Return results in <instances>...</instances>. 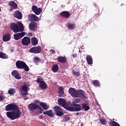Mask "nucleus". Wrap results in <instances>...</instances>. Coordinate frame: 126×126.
<instances>
[{
	"label": "nucleus",
	"instance_id": "8",
	"mask_svg": "<svg viewBox=\"0 0 126 126\" xmlns=\"http://www.w3.org/2000/svg\"><path fill=\"white\" fill-rule=\"evenodd\" d=\"M54 112L57 116H59V117H62V116L63 115V110L61 109L60 106H55Z\"/></svg>",
	"mask_w": 126,
	"mask_h": 126
},
{
	"label": "nucleus",
	"instance_id": "17",
	"mask_svg": "<svg viewBox=\"0 0 126 126\" xmlns=\"http://www.w3.org/2000/svg\"><path fill=\"white\" fill-rule=\"evenodd\" d=\"M77 98H78V97H80V98H84L85 97L84 92L81 90L77 91Z\"/></svg>",
	"mask_w": 126,
	"mask_h": 126
},
{
	"label": "nucleus",
	"instance_id": "40",
	"mask_svg": "<svg viewBox=\"0 0 126 126\" xmlns=\"http://www.w3.org/2000/svg\"><path fill=\"white\" fill-rule=\"evenodd\" d=\"M36 81L38 83H41V82H44V81H43V80L40 78H37Z\"/></svg>",
	"mask_w": 126,
	"mask_h": 126
},
{
	"label": "nucleus",
	"instance_id": "36",
	"mask_svg": "<svg viewBox=\"0 0 126 126\" xmlns=\"http://www.w3.org/2000/svg\"><path fill=\"white\" fill-rule=\"evenodd\" d=\"M74 27H75V25H74V24L69 23L68 24L67 28L68 29H74Z\"/></svg>",
	"mask_w": 126,
	"mask_h": 126
},
{
	"label": "nucleus",
	"instance_id": "26",
	"mask_svg": "<svg viewBox=\"0 0 126 126\" xmlns=\"http://www.w3.org/2000/svg\"><path fill=\"white\" fill-rule=\"evenodd\" d=\"M39 86L41 88V89H46L47 87H48L47 84H46L44 81L39 83Z\"/></svg>",
	"mask_w": 126,
	"mask_h": 126
},
{
	"label": "nucleus",
	"instance_id": "39",
	"mask_svg": "<svg viewBox=\"0 0 126 126\" xmlns=\"http://www.w3.org/2000/svg\"><path fill=\"white\" fill-rule=\"evenodd\" d=\"M33 62L34 63H39V62H40V58H39V57H34Z\"/></svg>",
	"mask_w": 126,
	"mask_h": 126
},
{
	"label": "nucleus",
	"instance_id": "35",
	"mask_svg": "<svg viewBox=\"0 0 126 126\" xmlns=\"http://www.w3.org/2000/svg\"><path fill=\"white\" fill-rule=\"evenodd\" d=\"M59 96H62L63 94V88L62 87H60L59 88Z\"/></svg>",
	"mask_w": 126,
	"mask_h": 126
},
{
	"label": "nucleus",
	"instance_id": "29",
	"mask_svg": "<svg viewBox=\"0 0 126 126\" xmlns=\"http://www.w3.org/2000/svg\"><path fill=\"white\" fill-rule=\"evenodd\" d=\"M58 62H60V63H64L66 62V60H65V58L62 56L58 58Z\"/></svg>",
	"mask_w": 126,
	"mask_h": 126
},
{
	"label": "nucleus",
	"instance_id": "1",
	"mask_svg": "<svg viewBox=\"0 0 126 126\" xmlns=\"http://www.w3.org/2000/svg\"><path fill=\"white\" fill-rule=\"evenodd\" d=\"M5 110L8 111L6 113V116L12 121L16 120V119H19L21 117V112L19 110V107L13 103L7 105L5 107Z\"/></svg>",
	"mask_w": 126,
	"mask_h": 126
},
{
	"label": "nucleus",
	"instance_id": "2",
	"mask_svg": "<svg viewBox=\"0 0 126 126\" xmlns=\"http://www.w3.org/2000/svg\"><path fill=\"white\" fill-rule=\"evenodd\" d=\"M81 100L80 98L73 99L72 104L74 107L70 106L66 107L67 111H70V112H79V111H81V104H77V103H79Z\"/></svg>",
	"mask_w": 126,
	"mask_h": 126
},
{
	"label": "nucleus",
	"instance_id": "20",
	"mask_svg": "<svg viewBox=\"0 0 126 126\" xmlns=\"http://www.w3.org/2000/svg\"><path fill=\"white\" fill-rule=\"evenodd\" d=\"M43 114L44 115H46V116H48L49 117H51V118H52V117H54V116H55L52 110H50L47 111H44Z\"/></svg>",
	"mask_w": 126,
	"mask_h": 126
},
{
	"label": "nucleus",
	"instance_id": "37",
	"mask_svg": "<svg viewBox=\"0 0 126 126\" xmlns=\"http://www.w3.org/2000/svg\"><path fill=\"white\" fill-rule=\"evenodd\" d=\"M99 122L101 123V125H106L107 124V121H106V119H100Z\"/></svg>",
	"mask_w": 126,
	"mask_h": 126
},
{
	"label": "nucleus",
	"instance_id": "12",
	"mask_svg": "<svg viewBox=\"0 0 126 126\" xmlns=\"http://www.w3.org/2000/svg\"><path fill=\"white\" fill-rule=\"evenodd\" d=\"M24 36H25V32H24L15 33L13 35L14 39L16 40V41L19 40L20 38H22V37H24Z\"/></svg>",
	"mask_w": 126,
	"mask_h": 126
},
{
	"label": "nucleus",
	"instance_id": "23",
	"mask_svg": "<svg viewBox=\"0 0 126 126\" xmlns=\"http://www.w3.org/2000/svg\"><path fill=\"white\" fill-rule=\"evenodd\" d=\"M60 15H61V16H63L65 18H68V17H69L70 15V14L69 13V12L67 11H64L61 13Z\"/></svg>",
	"mask_w": 126,
	"mask_h": 126
},
{
	"label": "nucleus",
	"instance_id": "16",
	"mask_svg": "<svg viewBox=\"0 0 126 126\" xmlns=\"http://www.w3.org/2000/svg\"><path fill=\"white\" fill-rule=\"evenodd\" d=\"M30 21H39V17L35 14H32L29 16Z\"/></svg>",
	"mask_w": 126,
	"mask_h": 126
},
{
	"label": "nucleus",
	"instance_id": "9",
	"mask_svg": "<svg viewBox=\"0 0 126 126\" xmlns=\"http://www.w3.org/2000/svg\"><path fill=\"white\" fill-rule=\"evenodd\" d=\"M68 92L73 98H77V91L73 88H69Z\"/></svg>",
	"mask_w": 126,
	"mask_h": 126
},
{
	"label": "nucleus",
	"instance_id": "34",
	"mask_svg": "<svg viewBox=\"0 0 126 126\" xmlns=\"http://www.w3.org/2000/svg\"><path fill=\"white\" fill-rule=\"evenodd\" d=\"M109 125H110V126H121L120 125V124H119V123L115 122V121H111L110 122Z\"/></svg>",
	"mask_w": 126,
	"mask_h": 126
},
{
	"label": "nucleus",
	"instance_id": "43",
	"mask_svg": "<svg viewBox=\"0 0 126 126\" xmlns=\"http://www.w3.org/2000/svg\"><path fill=\"white\" fill-rule=\"evenodd\" d=\"M72 57L74 58H76V57H77V55L76 54H73Z\"/></svg>",
	"mask_w": 126,
	"mask_h": 126
},
{
	"label": "nucleus",
	"instance_id": "46",
	"mask_svg": "<svg viewBox=\"0 0 126 126\" xmlns=\"http://www.w3.org/2000/svg\"><path fill=\"white\" fill-rule=\"evenodd\" d=\"M29 34H30V36H31L32 35V33H30Z\"/></svg>",
	"mask_w": 126,
	"mask_h": 126
},
{
	"label": "nucleus",
	"instance_id": "27",
	"mask_svg": "<svg viewBox=\"0 0 126 126\" xmlns=\"http://www.w3.org/2000/svg\"><path fill=\"white\" fill-rule=\"evenodd\" d=\"M52 70L53 71V72H57V71L59 70V65L57 64H53L52 67Z\"/></svg>",
	"mask_w": 126,
	"mask_h": 126
},
{
	"label": "nucleus",
	"instance_id": "24",
	"mask_svg": "<svg viewBox=\"0 0 126 126\" xmlns=\"http://www.w3.org/2000/svg\"><path fill=\"white\" fill-rule=\"evenodd\" d=\"M90 109L89 105L86 103H83L81 106V110H84L85 111H88Z\"/></svg>",
	"mask_w": 126,
	"mask_h": 126
},
{
	"label": "nucleus",
	"instance_id": "5",
	"mask_svg": "<svg viewBox=\"0 0 126 126\" xmlns=\"http://www.w3.org/2000/svg\"><path fill=\"white\" fill-rule=\"evenodd\" d=\"M16 65L17 68L19 69H24L25 71H29V67L26 64L25 62L21 61H18L16 63Z\"/></svg>",
	"mask_w": 126,
	"mask_h": 126
},
{
	"label": "nucleus",
	"instance_id": "25",
	"mask_svg": "<svg viewBox=\"0 0 126 126\" xmlns=\"http://www.w3.org/2000/svg\"><path fill=\"white\" fill-rule=\"evenodd\" d=\"M86 60L88 64H92V63H93V61H92V57L90 55L87 56Z\"/></svg>",
	"mask_w": 126,
	"mask_h": 126
},
{
	"label": "nucleus",
	"instance_id": "28",
	"mask_svg": "<svg viewBox=\"0 0 126 126\" xmlns=\"http://www.w3.org/2000/svg\"><path fill=\"white\" fill-rule=\"evenodd\" d=\"M32 44L33 46H36L38 45V39L36 37H32Z\"/></svg>",
	"mask_w": 126,
	"mask_h": 126
},
{
	"label": "nucleus",
	"instance_id": "7",
	"mask_svg": "<svg viewBox=\"0 0 126 126\" xmlns=\"http://www.w3.org/2000/svg\"><path fill=\"white\" fill-rule=\"evenodd\" d=\"M42 49L40 46H36L32 47L29 51L30 53H32V54H39L41 53Z\"/></svg>",
	"mask_w": 126,
	"mask_h": 126
},
{
	"label": "nucleus",
	"instance_id": "18",
	"mask_svg": "<svg viewBox=\"0 0 126 126\" xmlns=\"http://www.w3.org/2000/svg\"><path fill=\"white\" fill-rule=\"evenodd\" d=\"M14 16L18 19H21L22 18V13L19 11H16L15 12Z\"/></svg>",
	"mask_w": 126,
	"mask_h": 126
},
{
	"label": "nucleus",
	"instance_id": "10",
	"mask_svg": "<svg viewBox=\"0 0 126 126\" xmlns=\"http://www.w3.org/2000/svg\"><path fill=\"white\" fill-rule=\"evenodd\" d=\"M58 104L60 105V106H62V107H63L65 110L67 109L66 108L69 107L70 106H67L66 105V102H65V100L63 98H59L58 100Z\"/></svg>",
	"mask_w": 126,
	"mask_h": 126
},
{
	"label": "nucleus",
	"instance_id": "4",
	"mask_svg": "<svg viewBox=\"0 0 126 126\" xmlns=\"http://www.w3.org/2000/svg\"><path fill=\"white\" fill-rule=\"evenodd\" d=\"M36 101H38V100H35L34 102L30 103L28 105V110L32 112L34 110H36V109H38V114H42L43 113V109L41 106H39V104H37V102H36Z\"/></svg>",
	"mask_w": 126,
	"mask_h": 126
},
{
	"label": "nucleus",
	"instance_id": "42",
	"mask_svg": "<svg viewBox=\"0 0 126 126\" xmlns=\"http://www.w3.org/2000/svg\"><path fill=\"white\" fill-rule=\"evenodd\" d=\"M10 52H11V53H12V52H13V51H14V49L13 48V47H11L10 49Z\"/></svg>",
	"mask_w": 126,
	"mask_h": 126
},
{
	"label": "nucleus",
	"instance_id": "11",
	"mask_svg": "<svg viewBox=\"0 0 126 126\" xmlns=\"http://www.w3.org/2000/svg\"><path fill=\"white\" fill-rule=\"evenodd\" d=\"M32 11L36 14V15H39L43 10L41 8H37L36 6L33 5L32 7Z\"/></svg>",
	"mask_w": 126,
	"mask_h": 126
},
{
	"label": "nucleus",
	"instance_id": "14",
	"mask_svg": "<svg viewBox=\"0 0 126 126\" xmlns=\"http://www.w3.org/2000/svg\"><path fill=\"white\" fill-rule=\"evenodd\" d=\"M35 102H37V104H38V105L42 106V108L44 110H48V109L50 108V106L47 105V103H46L40 102L39 100H36Z\"/></svg>",
	"mask_w": 126,
	"mask_h": 126
},
{
	"label": "nucleus",
	"instance_id": "44",
	"mask_svg": "<svg viewBox=\"0 0 126 126\" xmlns=\"http://www.w3.org/2000/svg\"><path fill=\"white\" fill-rule=\"evenodd\" d=\"M39 119H43V116L42 115H40L39 116Z\"/></svg>",
	"mask_w": 126,
	"mask_h": 126
},
{
	"label": "nucleus",
	"instance_id": "15",
	"mask_svg": "<svg viewBox=\"0 0 126 126\" xmlns=\"http://www.w3.org/2000/svg\"><path fill=\"white\" fill-rule=\"evenodd\" d=\"M11 74L12 76H14V78L16 79L20 80L21 79V76L20 75L19 73L16 70L12 71Z\"/></svg>",
	"mask_w": 126,
	"mask_h": 126
},
{
	"label": "nucleus",
	"instance_id": "22",
	"mask_svg": "<svg viewBox=\"0 0 126 126\" xmlns=\"http://www.w3.org/2000/svg\"><path fill=\"white\" fill-rule=\"evenodd\" d=\"M10 6H11V9H16L17 8V4L14 1H10L9 2Z\"/></svg>",
	"mask_w": 126,
	"mask_h": 126
},
{
	"label": "nucleus",
	"instance_id": "49",
	"mask_svg": "<svg viewBox=\"0 0 126 126\" xmlns=\"http://www.w3.org/2000/svg\"><path fill=\"white\" fill-rule=\"evenodd\" d=\"M79 114V113H77V115H78Z\"/></svg>",
	"mask_w": 126,
	"mask_h": 126
},
{
	"label": "nucleus",
	"instance_id": "45",
	"mask_svg": "<svg viewBox=\"0 0 126 126\" xmlns=\"http://www.w3.org/2000/svg\"><path fill=\"white\" fill-rule=\"evenodd\" d=\"M51 52H52V54H55V51H54L53 50H51Z\"/></svg>",
	"mask_w": 126,
	"mask_h": 126
},
{
	"label": "nucleus",
	"instance_id": "31",
	"mask_svg": "<svg viewBox=\"0 0 126 126\" xmlns=\"http://www.w3.org/2000/svg\"><path fill=\"white\" fill-rule=\"evenodd\" d=\"M15 89H10L8 91V93L10 95H13V94H15Z\"/></svg>",
	"mask_w": 126,
	"mask_h": 126
},
{
	"label": "nucleus",
	"instance_id": "30",
	"mask_svg": "<svg viewBox=\"0 0 126 126\" xmlns=\"http://www.w3.org/2000/svg\"><path fill=\"white\" fill-rule=\"evenodd\" d=\"M72 74L74 75V76H76L77 77L80 76V73L78 70H73Z\"/></svg>",
	"mask_w": 126,
	"mask_h": 126
},
{
	"label": "nucleus",
	"instance_id": "33",
	"mask_svg": "<svg viewBox=\"0 0 126 126\" xmlns=\"http://www.w3.org/2000/svg\"><path fill=\"white\" fill-rule=\"evenodd\" d=\"M70 120V118L68 115H66L64 117V118L62 120V123H64L65 122H67V121H69Z\"/></svg>",
	"mask_w": 126,
	"mask_h": 126
},
{
	"label": "nucleus",
	"instance_id": "38",
	"mask_svg": "<svg viewBox=\"0 0 126 126\" xmlns=\"http://www.w3.org/2000/svg\"><path fill=\"white\" fill-rule=\"evenodd\" d=\"M93 83L94 85V86H100V83H99V81H98V80L94 81Z\"/></svg>",
	"mask_w": 126,
	"mask_h": 126
},
{
	"label": "nucleus",
	"instance_id": "47",
	"mask_svg": "<svg viewBox=\"0 0 126 126\" xmlns=\"http://www.w3.org/2000/svg\"><path fill=\"white\" fill-rule=\"evenodd\" d=\"M25 100H27V99H28V97H26V98H25Z\"/></svg>",
	"mask_w": 126,
	"mask_h": 126
},
{
	"label": "nucleus",
	"instance_id": "41",
	"mask_svg": "<svg viewBox=\"0 0 126 126\" xmlns=\"http://www.w3.org/2000/svg\"><path fill=\"white\" fill-rule=\"evenodd\" d=\"M4 97L2 95H0V101H3V100L4 99Z\"/></svg>",
	"mask_w": 126,
	"mask_h": 126
},
{
	"label": "nucleus",
	"instance_id": "13",
	"mask_svg": "<svg viewBox=\"0 0 126 126\" xmlns=\"http://www.w3.org/2000/svg\"><path fill=\"white\" fill-rule=\"evenodd\" d=\"M31 42L30 38L28 37H24L22 39V44H23V45H25V46H28V45L30 44Z\"/></svg>",
	"mask_w": 126,
	"mask_h": 126
},
{
	"label": "nucleus",
	"instance_id": "6",
	"mask_svg": "<svg viewBox=\"0 0 126 126\" xmlns=\"http://www.w3.org/2000/svg\"><path fill=\"white\" fill-rule=\"evenodd\" d=\"M21 94L23 97H25L28 93V87L26 85H23L20 89Z\"/></svg>",
	"mask_w": 126,
	"mask_h": 126
},
{
	"label": "nucleus",
	"instance_id": "3",
	"mask_svg": "<svg viewBox=\"0 0 126 126\" xmlns=\"http://www.w3.org/2000/svg\"><path fill=\"white\" fill-rule=\"evenodd\" d=\"M10 28L12 32L14 33H17L18 32H22L24 31V26L20 22H18L17 24L13 23L10 25Z\"/></svg>",
	"mask_w": 126,
	"mask_h": 126
},
{
	"label": "nucleus",
	"instance_id": "32",
	"mask_svg": "<svg viewBox=\"0 0 126 126\" xmlns=\"http://www.w3.org/2000/svg\"><path fill=\"white\" fill-rule=\"evenodd\" d=\"M0 58L1 59H8V57L6 56V54L3 53V52H0Z\"/></svg>",
	"mask_w": 126,
	"mask_h": 126
},
{
	"label": "nucleus",
	"instance_id": "48",
	"mask_svg": "<svg viewBox=\"0 0 126 126\" xmlns=\"http://www.w3.org/2000/svg\"><path fill=\"white\" fill-rule=\"evenodd\" d=\"M0 11H1V9L0 8Z\"/></svg>",
	"mask_w": 126,
	"mask_h": 126
},
{
	"label": "nucleus",
	"instance_id": "21",
	"mask_svg": "<svg viewBox=\"0 0 126 126\" xmlns=\"http://www.w3.org/2000/svg\"><path fill=\"white\" fill-rule=\"evenodd\" d=\"M36 26L37 25L36 24V23H31L29 24V27L30 30L34 31V30H36Z\"/></svg>",
	"mask_w": 126,
	"mask_h": 126
},
{
	"label": "nucleus",
	"instance_id": "19",
	"mask_svg": "<svg viewBox=\"0 0 126 126\" xmlns=\"http://www.w3.org/2000/svg\"><path fill=\"white\" fill-rule=\"evenodd\" d=\"M10 34H7L3 35V38L2 40L3 42H8L9 40H10Z\"/></svg>",
	"mask_w": 126,
	"mask_h": 126
}]
</instances>
